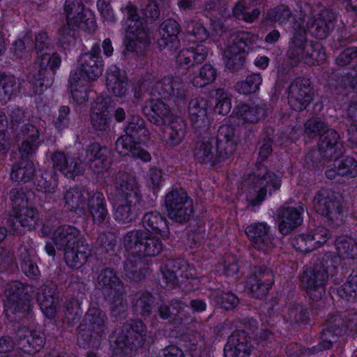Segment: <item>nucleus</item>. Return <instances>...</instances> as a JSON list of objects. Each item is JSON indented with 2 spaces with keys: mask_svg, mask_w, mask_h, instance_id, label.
<instances>
[{
  "mask_svg": "<svg viewBox=\"0 0 357 357\" xmlns=\"http://www.w3.org/2000/svg\"><path fill=\"white\" fill-rule=\"evenodd\" d=\"M338 256L326 260V270L317 268L315 270L307 268L303 271L301 278L302 287L310 294L317 291L319 297L324 292V285L329 275H333L335 268L343 259H357V241L349 236L339 237L335 242Z\"/></svg>",
  "mask_w": 357,
  "mask_h": 357,
  "instance_id": "f257e3e1",
  "label": "nucleus"
},
{
  "mask_svg": "<svg viewBox=\"0 0 357 357\" xmlns=\"http://www.w3.org/2000/svg\"><path fill=\"white\" fill-rule=\"evenodd\" d=\"M44 125L45 122L38 119L34 124H27L22 129L23 140L19 149L20 160L15 163L11 169L13 181L25 183L33 176L35 165L29 158L36 153L40 144L39 137Z\"/></svg>",
  "mask_w": 357,
  "mask_h": 357,
  "instance_id": "f03ea898",
  "label": "nucleus"
},
{
  "mask_svg": "<svg viewBox=\"0 0 357 357\" xmlns=\"http://www.w3.org/2000/svg\"><path fill=\"white\" fill-rule=\"evenodd\" d=\"M116 194L112 197L114 218L116 221L126 224L133 221L138 214L136 204L139 201V188L136 178L122 174L116 180Z\"/></svg>",
  "mask_w": 357,
  "mask_h": 357,
  "instance_id": "7ed1b4c3",
  "label": "nucleus"
},
{
  "mask_svg": "<svg viewBox=\"0 0 357 357\" xmlns=\"http://www.w3.org/2000/svg\"><path fill=\"white\" fill-rule=\"evenodd\" d=\"M242 190L247 202L252 206H258L265 199L267 192L278 190L280 188V178L268 172L266 167L259 165L252 175L243 178Z\"/></svg>",
  "mask_w": 357,
  "mask_h": 357,
  "instance_id": "20e7f679",
  "label": "nucleus"
},
{
  "mask_svg": "<svg viewBox=\"0 0 357 357\" xmlns=\"http://www.w3.org/2000/svg\"><path fill=\"white\" fill-rule=\"evenodd\" d=\"M144 114L150 122L158 126L169 124L166 128L168 137L167 144L171 146L179 145L185 135V126L183 122L172 121L169 109L160 99H151L145 106Z\"/></svg>",
  "mask_w": 357,
  "mask_h": 357,
  "instance_id": "39448f33",
  "label": "nucleus"
},
{
  "mask_svg": "<svg viewBox=\"0 0 357 357\" xmlns=\"http://www.w3.org/2000/svg\"><path fill=\"white\" fill-rule=\"evenodd\" d=\"M66 22L69 29L60 31L63 43L73 40L72 30L78 28L84 31H93L96 29V19L93 13L85 8L81 0H66L64 6Z\"/></svg>",
  "mask_w": 357,
  "mask_h": 357,
  "instance_id": "423d86ee",
  "label": "nucleus"
},
{
  "mask_svg": "<svg viewBox=\"0 0 357 357\" xmlns=\"http://www.w3.org/2000/svg\"><path fill=\"white\" fill-rule=\"evenodd\" d=\"M123 14V26L125 29L124 44L130 52H137L148 43L147 32L136 8L130 3L121 7Z\"/></svg>",
  "mask_w": 357,
  "mask_h": 357,
  "instance_id": "0eeeda50",
  "label": "nucleus"
},
{
  "mask_svg": "<svg viewBox=\"0 0 357 357\" xmlns=\"http://www.w3.org/2000/svg\"><path fill=\"white\" fill-rule=\"evenodd\" d=\"M305 133L310 137L321 135L318 151L324 159H331L341 153L338 133L334 130L326 129V124L320 119H309L305 124Z\"/></svg>",
  "mask_w": 357,
  "mask_h": 357,
  "instance_id": "6e6552de",
  "label": "nucleus"
},
{
  "mask_svg": "<svg viewBox=\"0 0 357 357\" xmlns=\"http://www.w3.org/2000/svg\"><path fill=\"white\" fill-rule=\"evenodd\" d=\"M162 239L159 236H153L143 230L128 231L123 238L126 250L139 258L153 257L163 249Z\"/></svg>",
  "mask_w": 357,
  "mask_h": 357,
  "instance_id": "1a4fd4ad",
  "label": "nucleus"
},
{
  "mask_svg": "<svg viewBox=\"0 0 357 357\" xmlns=\"http://www.w3.org/2000/svg\"><path fill=\"white\" fill-rule=\"evenodd\" d=\"M98 282L110 305L114 316H117L126 310V303L123 298V287L119 278L113 270L105 268L98 277Z\"/></svg>",
  "mask_w": 357,
  "mask_h": 357,
  "instance_id": "9d476101",
  "label": "nucleus"
},
{
  "mask_svg": "<svg viewBox=\"0 0 357 357\" xmlns=\"http://www.w3.org/2000/svg\"><path fill=\"white\" fill-rule=\"evenodd\" d=\"M291 59L303 61L307 65H319L326 59L321 44L307 43L302 35L298 38L296 33L292 38L288 51Z\"/></svg>",
  "mask_w": 357,
  "mask_h": 357,
  "instance_id": "9b49d317",
  "label": "nucleus"
},
{
  "mask_svg": "<svg viewBox=\"0 0 357 357\" xmlns=\"http://www.w3.org/2000/svg\"><path fill=\"white\" fill-rule=\"evenodd\" d=\"M49 222L45 224L42 228L44 236H50L51 243H47L45 250L50 256L55 255V248L64 251L70 246L76 245L79 240L78 238L79 231L75 227L65 225L56 228L52 233Z\"/></svg>",
  "mask_w": 357,
  "mask_h": 357,
  "instance_id": "f8f14e48",
  "label": "nucleus"
},
{
  "mask_svg": "<svg viewBox=\"0 0 357 357\" xmlns=\"http://www.w3.org/2000/svg\"><path fill=\"white\" fill-rule=\"evenodd\" d=\"M28 287L20 282L8 283L4 291V310L8 316L17 312H29L31 309L29 296L27 295Z\"/></svg>",
  "mask_w": 357,
  "mask_h": 357,
  "instance_id": "ddd939ff",
  "label": "nucleus"
},
{
  "mask_svg": "<svg viewBox=\"0 0 357 357\" xmlns=\"http://www.w3.org/2000/svg\"><path fill=\"white\" fill-rule=\"evenodd\" d=\"M261 40L259 37L250 32H239L233 34L229 40V44L224 52V56L228 59L227 66L231 67L230 61L234 63L236 59L243 58L241 54L259 47Z\"/></svg>",
  "mask_w": 357,
  "mask_h": 357,
  "instance_id": "4468645a",
  "label": "nucleus"
},
{
  "mask_svg": "<svg viewBox=\"0 0 357 357\" xmlns=\"http://www.w3.org/2000/svg\"><path fill=\"white\" fill-rule=\"evenodd\" d=\"M104 62L100 56L98 45H93L91 51L83 54L79 59V70H76L78 76L86 82L97 79L102 73Z\"/></svg>",
  "mask_w": 357,
  "mask_h": 357,
  "instance_id": "2eb2a0df",
  "label": "nucleus"
},
{
  "mask_svg": "<svg viewBox=\"0 0 357 357\" xmlns=\"http://www.w3.org/2000/svg\"><path fill=\"white\" fill-rule=\"evenodd\" d=\"M165 204L169 218L177 222L187 221L192 213V202L183 190L168 193Z\"/></svg>",
  "mask_w": 357,
  "mask_h": 357,
  "instance_id": "dca6fc26",
  "label": "nucleus"
},
{
  "mask_svg": "<svg viewBox=\"0 0 357 357\" xmlns=\"http://www.w3.org/2000/svg\"><path fill=\"white\" fill-rule=\"evenodd\" d=\"M314 210L329 220H342V214L337 195L331 190H319L313 199Z\"/></svg>",
  "mask_w": 357,
  "mask_h": 357,
  "instance_id": "f3484780",
  "label": "nucleus"
},
{
  "mask_svg": "<svg viewBox=\"0 0 357 357\" xmlns=\"http://www.w3.org/2000/svg\"><path fill=\"white\" fill-rule=\"evenodd\" d=\"M105 316L98 307H91L84 317L85 324L79 328L77 342L80 347H86L92 340V332L100 335L103 331Z\"/></svg>",
  "mask_w": 357,
  "mask_h": 357,
  "instance_id": "a211bd4d",
  "label": "nucleus"
},
{
  "mask_svg": "<svg viewBox=\"0 0 357 357\" xmlns=\"http://www.w3.org/2000/svg\"><path fill=\"white\" fill-rule=\"evenodd\" d=\"M320 17L314 20H309L306 24V28L301 26V22L303 23L302 19L300 21H296L294 23V33H296L299 38L302 35L304 38V34L308 31L315 37L321 39L326 38L330 30L333 27L332 22V15L328 10H324L320 14ZM294 36H293V38Z\"/></svg>",
  "mask_w": 357,
  "mask_h": 357,
  "instance_id": "6ab92c4d",
  "label": "nucleus"
},
{
  "mask_svg": "<svg viewBox=\"0 0 357 357\" xmlns=\"http://www.w3.org/2000/svg\"><path fill=\"white\" fill-rule=\"evenodd\" d=\"M330 237L326 228L319 227L307 234L296 236L291 240V245L296 250L308 252L323 246Z\"/></svg>",
  "mask_w": 357,
  "mask_h": 357,
  "instance_id": "aec40b11",
  "label": "nucleus"
},
{
  "mask_svg": "<svg viewBox=\"0 0 357 357\" xmlns=\"http://www.w3.org/2000/svg\"><path fill=\"white\" fill-rule=\"evenodd\" d=\"M311 88L309 79L297 78L290 85L288 92V101L291 107L301 111L307 107L310 101Z\"/></svg>",
  "mask_w": 357,
  "mask_h": 357,
  "instance_id": "412c9836",
  "label": "nucleus"
},
{
  "mask_svg": "<svg viewBox=\"0 0 357 357\" xmlns=\"http://www.w3.org/2000/svg\"><path fill=\"white\" fill-rule=\"evenodd\" d=\"M10 199L15 210L17 211L16 220L24 227L33 228L38 220V213L27 206V200L25 199L24 193L12 190Z\"/></svg>",
  "mask_w": 357,
  "mask_h": 357,
  "instance_id": "4be33fe9",
  "label": "nucleus"
},
{
  "mask_svg": "<svg viewBox=\"0 0 357 357\" xmlns=\"http://www.w3.org/2000/svg\"><path fill=\"white\" fill-rule=\"evenodd\" d=\"M85 158L81 162L89 165L96 174L104 173L110 165V151L99 144H91L85 151Z\"/></svg>",
  "mask_w": 357,
  "mask_h": 357,
  "instance_id": "5701e85b",
  "label": "nucleus"
},
{
  "mask_svg": "<svg viewBox=\"0 0 357 357\" xmlns=\"http://www.w3.org/2000/svg\"><path fill=\"white\" fill-rule=\"evenodd\" d=\"M61 64V59L59 56L54 53H50L45 51L41 54H38L35 66L38 71L39 77L33 83V91L36 94L41 93L45 87V82L43 79V75L48 71L50 70L52 73L58 69Z\"/></svg>",
  "mask_w": 357,
  "mask_h": 357,
  "instance_id": "b1692460",
  "label": "nucleus"
},
{
  "mask_svg": "<svg viewBox=\"0 0 357 357\" xmlns=\"http://www.w3.org/2000/svg\"><path fill=\"white\" fill-rule=\"evenodd\" d=\"M106 86L108 91L122 100L129 96V86L126 73L117 66L112 65L106 72Z\"/></svg>",
  "mask_w": 357,
  "mask_h": 357,
  "instance_id": "393cba45",
  "label": "nucleus"
},
{
  "mask_svg": "<svg viewBox=\"0 0 357 357\" xmlns=\"http://www.w3.org/2000/svg\"><path fill=\"white\" fill-rule=\"evenodd\" d=\"M106 86L108 91L122 100L129 96V86L126 73L117 66L112 65L106 72Z\"/></svg>",
  "mask_w": 357,
  "mask_h": 357,
  "instance_id": "a878e982",
  "label": "nucleus"
},
{
  "mask_svg": "<svg viewBox=\"0 0 357 357\" xmlns=\"http://www.w3.org/2000/svg\"><path fill=\"white\" fill-rule=\"evenodd\" d=\"M218 149V141L212 137H206L197 143L195 149V158L200 163L213 164L227 156H222Z\"/></svg>",
  "mask_w": 357,
  "mask_h": 357,
  "instance_id": "bb28decb",
  "label": "nucleus"
},
{
  "mask_svg": "<svg viewBox=\"0 0 357 357\" xmlns=\"http://www.w3.org/2000/svg\"><path fill=\"white\" fill-rule=\"evenodd\" d=\"M269 230L270 227L266 222H260L248 225L245 232L255 248L268 252L273 248Z\"/></svg>",
  "mask_w": 357,
  "mask_h": 357,
  "instance_id": "cd10ccee",
  "label": "nucleus"
},
{
  "mask_svg": "<svg viewBox=\"0 0 357 357\" xmlns=\"http://www.w3.org/2000/svg\"><path fill=\"white\" fill-rule=\"evenodd\" d=\"M180 28L176 21L167 20L161 24L159 29L160 38L158 40L159 48L165 54H172L176 50L179 41L177 35Z\"/></svg>",
  "mask_w": 357,
  "mask_h": 357,
  "instance_id": "c85d7f7f",
  "label": "nucleus"
},
{
  "mask_svg": "<svg viewBox=\"0 0 357 357\" xmlns=\"http://www.w3.org/2000/svg\"><path fill=\"white\" fill-rule=\"evenodd\" d=\"M303 205L298 206H282L277 215L278 228L282 234H287L292 229L300 225L303 221L302 214L304 212Z\"/></svg>",
  "mask_w": 357,
  "mask_h": 357,
  "instance_id": "c756f323",
  "label": "nucleus"
},
{
  "mask_svg": "<svg viewBox=\"0 0 357 357\" xmlns=\"http://www.w3.org/2000/svg\"><path fill=\"white\" fill-rule=\"evenodd\" d=\"M195 274V270L188 264H185L183 265L181 268H178L175 272L173 271H170L169 270L165 271L163 273V280L168 287H174L176 284L183 282V280L179 281V278H185L188 280H190L188 282L187 286H191L185 287V289L187 291H191L198 288L200 282L199 278L194 277ZM201 280H204L205 278H201Z\"/></svg>",
  "mask_w": 357,
  "mask_h": 357,
  "instance_id": "7c9ffc66",
  "label": "nucleus"
},
{
  "mask_svg": "<svg viewBox=\"0 0 357 357\" xmlns=\"http://www.w3.org/2000/svg\"><path fill=\"white\" fill-rule=\"evenodd\" d=\"M116 150L121 155H130L139 158L144 162H149L151 159L150 153L139 146V142L135 141L133 136L128 134L116 140Z\"/></svg>",
  "mask_w": 357,
  "mask_h": 357,
  "instance_id": "2f4dec72",
  "label": "nucleus"
},
{
  "mask_svg": "<svg viewBox=\"0 0 357 357\" xmlns=\"http://www.w3.org/2000/svg\"><path fill=\"white\" fill-rule=\"evenodd\" d=\"M188 114L195 128L205 129L209 126L206 100L202 98L192 99L188 105Z\"/></svg>",
  "mask_w": 357,
  "mask_h": 357,
  "instance_id": "473e14b6",
  "label": "nucleus"
},
{
  "mask_svg": "<svg viewBox=\"0 0 357 357\" xmlns=\"http://www.w3.org/2000/svg\"><path fill=\"white\" fill-rule=\"evenodd\" d=\"M109 98H98L92 104L91 109V121L93 127L99 130L107 129L110 123L108 116Z\"/></svg>",
  "mask_w": 357,
  "mask_h": 357,
  "instance_id": "72a5a7b5",
  "label": "nucleus"
},
{
  "mask_svg": "<svg viewBox=\"0 0 357 357\" xmlns=\"http://www.w3.org/2000/svg\"><path fill=\"white\" fill-rule=\"evenodd\" d=\"M225 123L220 126L218 133V141L220 146L223 148L222 156H229L232 154L238 143V137L234 125L236 123Z\"/></svg>",
  "mask_w": 357,
  "mask_h": 357,
  "instance_id": "f704fd0d",
  "label": "nucleus"
},
{
  "mask_svg": "<svg viewBox=\"0 0 357 357\" xmlns=\"http://www.w3.org/2000/svg\"><path fill=\"white\" fill-rule=\"evenodd\" d=\"M151 94L165 98L170 96L181 98L185 96L181 84L172 77H165L153 84Z\"/></svg>",
  "mask_w": 357,
  "mask_h": 357,
  "instance_id": "c9c22d12",
  "label": "nucleus"
},
{
  "mask_svg": "<svg viewBox=\"0 0 357 357\" xmlns=\"http://www.w3.org/2000/svg\"><path fill=\"white\" fill-rule=\"evenodd\" d=\"M18 344L26 353L34 354L40 350L45 344L42 335L29 331L26 327L21 328L17 333Z\"/></svg>",
  "mask_w": 357,
  "mask_h": 357,
  "instance_id": "e433bc0d",
  "label": "nucleus"
},
{
  "mask_svg": "<svg viewBox=\"0 0 357 357\" xmlns=\"http://www.w3.org/2000/svg\"><path fill=\"white\" fill-rule=\"evenodd\" d=\"M142 223L146 230L153 233L155 236H159L161 239L169 238L170 232L167 220L159 213H146L143 217Z\"/></svg>",
  "mask_w": 357,
  "mask_h": 357,
  "instance_id": "4c0bfd02",
  "label": "nucleus"
},
{
  "mask_svg": "<svg viewBox=\"0 0 357 357\" xmlns=\"http://www.w3.org/2000/svg\"><path fill=\"white\" fill-rule=\"evenodd\" d=\"M63 252L67 265L74 268L81 267L86 261L89 255L88 245L81 240H79L76 245L70 246Z\"/></svg>",
  "mask_w": 357,
  "mask_h": 357,
  "instance_id": "58836bf2",
  "label": "nucleus"
},
{
  "mask_svg": "<svg viewBox=\"0 0 357 357\" xmlns=\"http://www.w3.org/2000/svg\"><path fill=\"white\" fill-rule=\"evenodd\" d=\"M250 347L243 333H234L225 347V357H249Z\"/></svg>",
  "mask_w": 357,
  "mask_h": 357,
  "instance_id": "ea45409f",
  "label": "nucleus"
},
{
  "mask_svg": "<svg viewBox=\"0 0 357 357\" xmlns=\"http://www.w3.org/2000/svg\"><path fill=\"white\" fill-rule=\"evenodd\" d=\"M208 54L207 48L203 45H197L180 51L176 56L177 63L183 68H189L195 63L203 62Z\"/></svg>",
  "mask_w": 357,
  "mask_h": 357,
  "instance_id": "a19ab883",
  "label": "nucleus"
},
{
  "mask_svg": "<svg viewBox=\"0 0 357 357\" xmlns=\"http://www.w3.org/2000/svg\"><path fill=\"white\" fill-rule=\"evenodd\" d=\"M327 178L334 179L337 175L354 178L357 176V162L352 158L347 157L342 160H336L332 166L326 171Z\"/></svg>",
  "mask_w": 357,
  "mask_h": 357,
  "instance_id": "79ce46f5",
  "label": "nucleus"
},
{
  "mask_svg": "<svg viewBox=\"0 0 357 357\" xmlns=\"http://www.w3.org/2000/svg\"><path fill=\"white\" fill-rule=\"evenodd\" d=\"M264 115V109L257 107H249L245 104L238 106L237 109L229 118L231 123L236 126L243 125L246 122L256 123Z\"/></svg>",
  "mask_w": 357,
  "mask_h": 357,
  "instance_id": "37998d69",
  "label": "nucleus"
},
{
  "mask_svg": "<svg viewBox=\"0 0 357 357\" xmlns=\"http://www.w3.org/2000/svg\"><path fill=\"white\" fill-rule=\"evenodd\" d=\"M52 162L54 168L67 177H74L81 172L79 165L75 156L58 152L54 154Z\"/></svg>",
  "mask_w": 357,
  "mask_h": 357,
  "instance_id": "c03bdc74",
  "label": "nucleus"
},
{
  "mask_svg": "<svg viewBox=\"0 0 357 357\" xmlns=\"http://www.w3.org/2000/svg\"><path fill=\"white\" fill-rule=\"evenodd\" d=\"M273 275L266 271L259 276H252L247 281L248 288L252 296L257 298L264 297L273 284Z\"/></svg>",
  "mask_w": 357,
  "mask_h": 357,
  "instance_id": "a18cd8bd",
  "label": "nucleus"
},
{
  "mask_svg": "<svg viewBox=\"0 0 357 357\" xmlns=\"http://www.w3.org/2000/svg\"><path fill=\"white\" fill-rule=\"evenodd\" d=\"M87 206L93 221L97 223L103 222L107 215L106 203L103 195L100 192H96L90 195Z\"/></svg>",
  "mask_w": 357,
  "mask_h": 357,
  "instance_id": "49530a36",
  "label": "nucleus"
},
{
  "mask_svg": "<svg viewBox=\"0 0 357 357\" xmlns=\"http://www.w3.org/2000/svg\"><path fill=\"white\" fill-rule=\"evenodd\" d=\"M69 82L72 98L74 101L79 105L87 101L89 83L86 82V79H81L77 73H72Z\"/></svg>",
  "mask_w": 357,
  "mask_h": 357,
  "instance_id": "de8ad7c7",
  "label": "nucleus"
},
{
  "mask_svg": "<svg viewBox=\"0 0 357 357\" xmlns=\"http://www.w3.org/2000/svg\"><path fill=\"white\" fill-rule=\"evenodd\" d=\"M250 0H239L232 8L233 15L237 19L242 20L246 22H252L259 17L260 11L258 8L249 11L250 8Z\"/></svg>",
  "mask_w": 357,
  "mask_h": 357,
  "instance_id": "09e8293b",
  "label": "nucleus"
},
{
  "mask_svg": "<svg viewBox=\"0 0 357 357\" xmlns=\"http://www.w3.org/2000/svg\"><path fill=\"white\" fill-rule=\"evenodd\" d=\"M86 197H90L87 191L74 188L66 191L64 199L69 210H82L84 208V202Z\"/></svg>",
  "mask_w": 357,
  "mask_h": 357,
  "instance_id": "8fccbe9b",
  "label": "nucleus"
},
{
  "mask_svg": "<svg viewBox=\"0 0 357 357\" xmlns=\"http://www.w3.org/2000/svg\"><path fill=\"white\" fill-rule=\"evenodd\" d=\"M17 89V79L15 77L10 75H0V100H9Z\"/></svg>",
  "mask_w": 357,
  "mask_h": 357,
  "instance_id": "3c124183",
  "label": "nucleus"
},
{
  "mask_svg": "<svg viewBox=\"0 0 357 357\" xmlns=\"http://www.w3.org/2000/svg\"><path fill=\"white\" fill-rule=\"evenodd\" d=\"M262 82L259 74L254 73L248 75L244 81L238 82L236 84V91L242 94H250L258 91Z\"/></svg>",
  "mask_w": 357,
  "mask_h": 357,
  "instance_id": "603ef678",
  "label": "nucleus"
},
{
  "mask_svg": "<svg viewBox=\"0 0 357 357\" xmlns=\"http://www.w3.org/2000/svg\"><path fill=\"white\" fill-rule=\"evenodd\" d=\"M185 29L190 41L203 42L209 37V32L199 21L188 22Z\"/></svg>",
  "mask_w": 357,
  "mask_h": 357,
  "instance_id": "864d4df0",
  "label": "nucleus"
},
{
  "mask_svg": "<svg viewBox=\"0 0 357 357\" xmlns=\"http://www.w3.org/2000/svg\"><path fill=\"white\" fill-rule=\"evenodd\" d=\"M215 71L213 67L206 64L202 67L197 75L192 79V84L195 86L202 87L211 82L215 79Z\"/></svg>",
  "mask_w": 357,
  "mask_h": 357,
  "instance_id": "5fc2aeb1",
  "label": "nucleus"
},
{
  "mask_svg": "<svg viewBox=\"0 0 357 357\" xmlns=\"http://www.w3.org/2000/svg\"><path fill=\"white\" fill-rule=\"evenodd\" d=\"M38 300L40 303V309L44 315L47 318H53L56 314V307L58 303L57 298L53 296L51 294H39Z\"/></svg>",
  "mask_w": 357,
  "mask_h": 357,
  "instance_id": "6e6d98bb",
  "label": "nucleus"
},
{
  "mask_svg": "<svg viewBox=\"0 0 357 357\" xmlns=\"http://www.w3.org/2000/svg\"><path fill=\"white\" fill-rule=\"evenodd\" d=\"M36 186L38 191L43 192L47 195L54 194L57 187L56 174H50L46 172L37 178Z\"/></svg>",
  "mask_w": 357,
  "mask_h": 357,
  "instance_id": "4d7b16f0",
  "label": "nucleus"
},
{
  "mask_svg": "<svg viewBox=\"0 0 357 357\" xmlns=\"http://www.w3.org/2000/svg\"><path fill=\"white\" fill-rule=\"evenodd\" d=\"M231 108V98L227 93L219 89L216 92L215 112L219 114H227Z\"/></svg>",
  "mask_w": 357,
  "mask_h": 357,
  "instance_id": "13d9d810",
  "label": "nucleus"
},
{
  "mask_svg": "<svg viewBox=\"0 0 357 357\" xmlns=\"http://www.w3.org/2000/svg\"><path fill=\"white\" fill-rule=\"evenodd\" d=\"M205 346V341L199 335L194 336L184 344L185 350L193 357L201 356Z\"/></svg>",
  "mask_w": 357,
  "mask_h": 357,
  "instance_id": "bf43d9fd",
  "label": "nucleus"
},
{
  "mask_svg": "<svg viewBox=\"0 0 357 357\" xmlns=\"http://www.w3.org/2000/svg\"><path fill=\"white\" fill-rule=\"evenodd\" d=\"M291 16V12L284 6H277L271 10L267 14L268 19L274 23L279 24H285Z\"/></svg>",
  "mask_w": 357,
  "mask_h": 357,
  "instance_id": "052dcab7",
  "label": "nucleus"
},
{
  "mask_svg": "<svg viewBox=\"0 0 357 357\" xmlns=\"http://www.w3.org/2000/svg\"><path fill=\"white\" fill-rule=\"evenodd\" d=\"M238 266L236 259L234 255H229L217 266V271L227 276H232L238 272Z\"/></svg>",
  "mask_w": 357,
  "mask_h": 357,
  "instance_id": "680f3d73",
  "label": "nucleus"
},
{
  "mask_svg": "<svg viewBox=\"0 0 357 357\" xmlns=\"http://www.w3.org/2000/svg\"><path fill=\"white\" fill-rule=\"evenodd\" d=\"M167 178V175L158 167H151L146 177V185L149 188H159Z\"/></svg>",
  "mask_w": 357,
  "mask_h": 357,
  "instance_id": "e2e57ef3",
  "label": "nucleus"
},
{
  "mask_svg": "<svg viewBox=\"0 0 357 357\" xmlns=\"http://www.w3.org/2000/svg\"><path fill=\"white\" fill-rule=\"evenodd\" d=\"M151 2L146 8V15L151 18H156L160 10L169 6V0H149Z\"/></svg>",
  "mask_w": 357,
  "mask_h": 357,
  "instance_id": "0e129e2a",
  "label": "nucleus"
},
{
  "mask_svg": "<svg viewBox=\"0 0 357 357\" xmlns=\"http://www.w3.org/2000/svg\"><path fill=\"white\" fill-rule=\"evenodd\" d=\"M144 120L139 116H133L129 120L128 125L126 128V134L133 136L142 132L145 133L146 130L144 128Z\"/></svg>",
  "mask_w": 357,
  "mask_h": 357,
  "instance_id": "69168bd1",
  "label": "nucleus"
},
{
  "mask_svg": "<svg viewBox=\"0 0 357 357\" xmlns=\"http://www.w3.org/2000/svg\"><path fill=\"white\" fill-rule=\"evenodd\" d=\"M97 8L104 21L107 22H115L116 21L114 10L104 0L97 1Z\"/></svg>",
  "mask_w": 357,
  "mask_h": 357,
  "instance_id": "338daca9",
  "label": "nucleus"
},
{
  "mask_svg": "<svg viewBox=\"0 0 357 357\" xmlns=\"http://www.w3.org/2000/svg\"><path fill=\"white\" fill-rule=\"evenodd\" d=\"M29 41V38L24 36V38L18 39L13 43V52L20 59H27L29 57V50L27 49L26 43Z\"/></svg>",
  "mask_w": 357,
  "mask_h": 357,
  "instance_id": "774afa93",
  "label": "nucleus"
}]
</instances>
